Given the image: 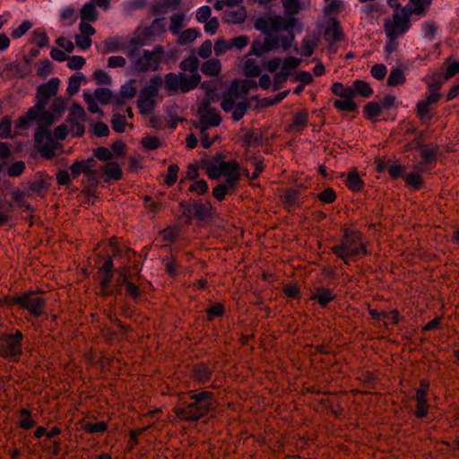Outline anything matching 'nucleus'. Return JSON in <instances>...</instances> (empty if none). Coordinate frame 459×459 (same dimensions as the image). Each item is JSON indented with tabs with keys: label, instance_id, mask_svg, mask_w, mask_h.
Masks as SVG:
<instances>
[{
	"label": "nucleus",
	"instance_id": "nucleus-9",
	"mask_svg": "<svg viewBox=\"0 0 459 459\" xmlns=\"http://www.w3.org/2000/svg\"><path fill=\"white\" fill-rule=\"evenodd\" d=\"M230 160H224L222 155L217 154L212 158H209L206 154L200 160V167L204 169L211 179H219L229 169Z\"/></svg>",
	"mask_w": 459,
	"mask_h": 459
},
{
	"label": "nucleus",
	"instance_id": "nucleus-47",
	"mask_svg": "<svg viewBox=\"0 0 459 459\" xmlns=\"http://www.w3.org/2000/svg\"><path fill=\"white\" fill-rule=\"evenodd\" d=\"M82 429L90 434L95 433H104L108 430V426L105 421H98V422H85L82 426Z\"/></svg>",
	"mask_w": 459,
	"mask_h": 459
},
{
	"label": "nucleus",
	"instance_id": "nucleus-53",
	"mask_svg": "<svg viewBox=\"0 0 459 459\" xmlns=\"http://www.w3.org/2000/svg\"><path fill=\"white\" fill-rule=\"evenodd\" d=\"M299 191L295 189H287L283 195V200L287 206L295 208L299 206Z\"/></svg>",
	"mask_w": 459,
	"mask_h": 459
},
{
	"label": "nucleus",
	"instance_id": "nucleus-61",
	"mask_svg": "<svg viewBox=\"0 0 459 459\" xmlns=\"http://www.w3.org/2000/svg\"><path fill=\"white\" fill-rule=\"evenodd\" d=\"M209 189L208 184L204 179H195V182L190 185L189 191L196 193L201 195L207 193Z\"/></svg>",
	"mask_w": 459,
	"mask_h": 459
},
{
	"label": "nucleus",
	"instance_id": "nucleus-36",
	"mask_svg": "<svg viewBox=\"0 0 459 459\" xmlns=\"http://www.w3.org/2000/svg\"><path fill=\"white\" fill-rule=\"evenodd\" d=\"M34 115L35 120L46 126H51L58 120L56 116L50 110H47L46 108L44 109H36V113Z\"/></svg>",
	"mask_w": 459,
	"mask_h": 459
},
{
	"label": "nucleus",
	"instance_id": "nucleus-5",
	"mask_svg": "<svg viewBox=\"0 0 459 459\" xmlns=\"http://www.w3.org/2000/svg\"><path fill=\"white\" fill-rule=\"evenodd\" d=\"M190 402H184L176 410L177 416L185 421L196 422L213 408V394L209 391L191 393Z\"/></svg>",
	"mask_w": 459,
	"mask_h": 459
},
{
	"label": "nucleus",
	"instance_id": "nucleus-19",
	"mask_svg": "<svg viewBox=\"0 0 459 459\" xmlns=\"http://www.w3.org/2000/svg\"><path fill=\"white\" fill-rule=\"evenodd\" d=\"M414 400L416 402L415 417L421 420L426 419L430 407L428 393L424 389H416Z\"/></svg>",
	"mask_w": 459,
	"mask_h": 459
},
{
	"label": "nucleus",
	"instance_id": "nucleus-8",
	"mask_svg": "<svg viewBox=\"0 0 459 459\" xmlns=\"http://www.w3.org/2000/svg\"><path fill=\"white\" fill-rule=\"evenodd\" d=\"M11 304L28 311L34 319L46 315V299L33 290L13 296Z\"/></svg>",
	"mask_w": 459,
	"mask_h": 459
},
{
	"label": "nucleus",
	"instance_id": "nucleus-60",
	"mask_svg": "<svg viewBox=\"0 0 459 459\" xmlns=\"http://www.w3.org/2000/svg\"><path fill=\"white\" fill-rule=\"evenodd\" d=\"M33 36L31 38V42L38 46L39 48L47 47L49 43V39L48 35L45 33V30H33Z\"/></svg>",
	"mask_w": 459,
	"mask_h": 459
},
{
	"label": "nucleus",
	"instance_id": "nucleus-62",
	"mask_svg": "<svg viewBox=\"0 0 459 459\" xmlns=\"http://www.w3.org/2000/svg\"><path fill=\"white\" fill-rule=\"evenodd\" d=\"M179 171V168L177 164H170L168 168V175L165 178V183L171 186L178 180V173Z\"/></svg>",
	"mask_w": 459,
	"mask_h": 459
},
{
	"label": "nucleus",
	"instance_id": "nucleus-64",
	"mask_svg": "<svg viewBox=\"0 0 459 459\" xmlns=\"http://www.w3.org/2000/svg\"><path fill=\"white\" fill-rule=\"evenodd\" d=\"M371 75L377 80H383L387 73V68L384 64H376L371 67Z\"/></svg>",
	"mask_w": 459,
	"mask_h": 459
},
{
	"label": "nucleus",
	"instance_id": "nucleus-39",
	"mask_svg": "<svg viewBox=\"0 0 459 459\" xmlns=\"http://www.w3.org/2000/svg\"><path fill=\"white\" fill-rule=\"evenodd\" d=\"M420 172V170L418 172H411L403 177L406 185L414 190H420L424 186V180Z\"/></svg>",
	"mask_w": 459,
	"mask_h": 459
},
{
	"label": "nucleus",
	"instance_id": "nucleus-32",
	"mask_svg": "<svg viewBox=\"0 0 459 459\" xmlns=\"http://www.w3.org/2000/svg\"><path fill=\"white\" fill-rule=\"evenodd\" d=\"M342 100H335L333 107L339 111L358 112V105L353 100L354 97H344Z\"/></svg>",
	"mask_w": 459,
	"mask_h": 459
},
{
	"label": "nucleus",
	"instance_id": "nucleus-28",
	"mask_svg": "<svg viewBox=\"0 0 459 459\" xmlns=\"http://www.w3.org/2000/svg\"><path fill=\"white\" fill-rule=\"evenodd\" d=\"M443 65V77L446 81L450 80L459 74V58L455 59L452 56H449L446 58Z\"/></svg>",
	"mask_w": 459,
	"mask_h": 459
},
{
	"label": "nucleus",
	"instance_id": "nucleus-18",
	"mask_svg": "<svg viewBox=\"0 0 459 459\" xmlns=\"http://www.w3.org/2000/svg\"><path fill=\"white\" fill-rule=\"evenodd\" d=\"M224 165H230L229 169L223 175L226 178L223 184L229 187V191L230 192L237 188L240 180V166L235 160H230V162L224 163Z\"/></svg>",
	"mask_w": 459,
	"mask_h": 459
},
{
	"label": "nucleus",
	"instance_id": "nucleus-12",
	"mask_svg": "<svg viewBox=\"0 0 459 459\" xmlns=\"http://www.w3.org/2000/svg\"><path fill=\"white\" fill-rule=\"evenodd\" d=\"M180 206L184 209L185 212L198 221H204L211 217L212 206L209 202L204 204L201 201L195 200L183 201Z\"/></svg>",
	"mask_w": 459,
	"mask_h": 459
},
{
	"label": "nucleus",
	"instance_id": "nucleus-2",
	"mask_svg": "<svg viewBox=\"0 0 459 459\" xmlns=\"http://www.w3.org/2000/svg\"><path fill=\"white\" fill-rule=\"evenodd\" d=\"M200 61L195 55L184 58L179 63V68L182 72L168 73L165 75V88L169 91L183 93L189 92L196 89L201 84V75L199 74Z\"/></svg>",
	"mask_w": 459,
	"mask_h": 459
},
{
	"label": "nucleus",
	"instance_id": "nucleus-31",
	"mask_svg": "<svg viewBox=\"0 0 459 459\" xmlns=\"http://www.w3.org/2000/svg\"><path fill=\"white\" fill-rule=\"evenodd\" d=\"M242 138L247 146L258 147L264 144V138L259 130H246Z\"/></svg>",
	"mask_w": 459,
	"mask_h": 459
},
{
	"label": "nucleus",
	"instance_id": "nucleus-3",
	"mask_svg": "<svg viewBox=\"0 0 459 459\" xmlns=\"http://www.w3.org/2000/svg\"><path fill=\"white\" fill-rule=\"evenodd\" d=\"M262 35L255 38L248 56H263L270 52L282 50L289 52L295 41L294 30H260Z\"/></svg>",
	"mask_w": 459,
	"mask_h": 459
},
{
	"label": "nucleus",
	"instance_id": "nucleus-56",
	"mask_svg": "<svg viewBox=\"0 0 459 459\" xmlns=\"http://www.w3.org/2000/svg\"><path fill=\"white\" fill-rule=\"evenodd\" d=\"M114 273L115 264L113 262V258L108 255L104 259L102 265L100 266L98 273L99 275L114 276Z\"/></svg>",
	"mask_w": 459,
	"mask_h": 459
},
{
	"label": "nucleus",
	"instance_id": "nucleus-58",
	"mask_svg": "<svg viewBox=\"0 0 459 459\" xmlns=\"http://www.w3.org/2000/svg\"><path fill=\"white\" fill-rule=\"evenodd\" d=\"M0 137L2 139L12 137V120L9 117H4L0 120Z\"/></svg>",
	"mask_w": 459,
	"mask_h": 459
},
{
	"label": "nucleus",
	"instance_id": "nucleus-30",
	"mask_svg": "<svg viewBox=\"0 0 459 459\" xmlns=\"http://www.w3.org/2000/svg\"><path fill=\"white\" fill-rule=\"evenodd\" d=\"M409 7L405 6L401 11L394 13V23L397 29H408L410 27Z\"/></svg>",
	"mask_w": 459,
	"mask_h": 459
},
{
	"label": "nucleus",
	"instance_id": "nucleus-17",
	"mask_svg": "<svg viewBox=\"0 0 459 459\" xmlns=\"http://www.w3.org/2000/svg\"><path fill=\"white\" fill-rule=\"evenodd\" d=\"M81 22L79 29H93L89 22H93L98 19V11L93 2H87L80 10Z\"/></svg>",
	"mask_w": 459,
	"mask_h": 459
},
{
	"label": "nucleus",
	"instance_id": "nucleus-57",
	"mask_svg": "<svg viewBox=\"0 0 459 459\" xmlns=\"http://www.w3.org/2000/svg\"><path fill=\"white\" fill-rule=\"evenodd\" d=\"M93 155L100 161L108 162L114 159V155L107 147L100 146L93 150Z\"/></svg>",
	"mask_w": 459,
	"mask_h": 459
},
{
	"label": "nucleus",
	"instance_id": "nucleus-13",
	"mask_svg": "<svg viewBox=\"0 0 459 459\" xmlns=\"http://www.w3.org/2000/svg\"><path fill=\"white\" fill-rule=\"evenodd\" d=\"M201 120V134H204L211 126H218L221 123V117L217 109L210 107L208 102L203 104L199 108Z\"/></svg>",
	"mask_w": 459,
	"mask_h": 459
},
{
	"label": "nucleus",
	"instance_id": "nucleus-7",
	"mask_svg": "<svg viewBox=\"0 0 459 459\" xmlns=\"http://www.w3.org/2000/svg\"><path fill=\"white\" fill-rule=\"evenodd\" d=\"M24 334L20 330L13 333H0V357L17 362L22 355Z\"/></svg>",
	"mask_w": 459,
	"mask_h": 459
},
{
	"label": "nucleus",
	"instance_id": "nucleus-38",
	"mask_svg": "<svg viewBox=\"0 0 459 459\" xmlns=\"http://www.w3.org/2000/svg\"><path fill=\"white\" fill-rule=\"evenodd\" d=\"M96 30H81V33L74 36L76 45L82 49L86 50L91 46V36L94 35Z\"/></svg>",
	"mask_w": 459,
	"mask_h": 459
},
{
	"label": "nucleus",
	"instance_id": "nucleus-43",
	"mask_svg": "<svg viewBox=\"0 0 459 459\" xmlns=\"http://www.w3.org/2000/svg\"><path fill=\"white\" fill-rule=\"evenodd\" d=\"M32 110H33V107H31L24 116L21 117L18 119V121L16 123V127L18 129L26 130L31 126V124L33 122L36 121L35 115H34L36 113V109H34V111H32Z\"/></svg>",
	"mask_w": 459,
	"mask_h": 459
},
{
	"label": "nucleus",
	"instance_id": "nucleus-44",
	"mask_svg": "<svg viewBox=\"0 0 459 459\" xmlns=\"http://www.w3.org/2000/svg\"><path fill=\"white\" fill-rule=\"evenodd\" d=\"M261 67L255 59L248 58L244 63V73L247 77H257L261 74Z\"/></svg>",
	"mask_w": 459,
	"mask_h": 459
},
{
	"label": "nucleus",
	"instance_id": "nucleus-33",
	"mask_svg": "<svg viewBox=\"0 0 459 459\" xmlns=\"http://www.w3.org/2000/svg\"><path fill=\"white\" fill-rule=\"evenodd\" d=\"M247 12L244 7H238L236 10L227 11L224 14V20L229 24H238L244 22Z\"/></svg>",
	"mask_w": 459,
	"mask_h": 459
},
{
	"label": "nucleus",
	"instance_id": "nucleus-23",
	"mask_svg": "<svg viewBox=\"0 0 459 459\" xmlns=\"http://www.w3.org/2000/svg\"><path fill=\"white\" fill-rule=\"evenodd\" d=\"M418 149L422 159V163L421 167L420 168V171L425 172L429 169V166L436 163V152L423 143H419Z\"/></svg>",
	"mask_w": 459,
	"mask_h": 459
},
{
	"label": "nucleus",
	"instance_id": "nucleus-50",
	"mask_svg": "<svg viewBox=\"0 0 459 459\" xmlns=\"http://www.w3.org/2000/svg\"><path fill=\"white\" fill-rule=\"evenodd\" d=\"M381 112V106L376 101H369L364 107L365 117L369 120H373L375 117H378Z\"/></svg>",
	"mask_w": 459,
	"mask_h": 459
},
{
	"label": "nucleus",
	"instance_id": "nucleus-25",
	"mask_svg": "<svg viewBox=\"0 0 459 459\" xmlns=\"http://www.w3.org/2000/svg\"><path fill=\"white\" fill-rule=\"evenodd\" d=\"M201 72L206 76H217L221 71V63L218 58H209L202 65L200 64Z\"/></svg>",
	"mask_w": 459,
	"mask_h": 459
},
{
	"label": "nucleus",
	"instance_id": "nucleus-52",
	"mask_svg": "<svg viewBox=\"0 0 459 459\" xmlns=\"http://www.w3.org/2000/svg\"><path fill=\"white\" fill-rule=\"evenodd\" d=\"M431 0H410L409 11L411 14H421Z\"/></svg>",
	"mask_w": 459,
	"mask_h": 459
},
{
	"label": "nucleus",
	"instance_id": "nucleus-26",
	"mask_svg": "<svg viewBox=\"0 0 459 459\" xmlns=\"http://www.w3.org/2000/svg\"><path fill=\"white\" fill-rule=\"evenodd\" d=\"M351 90L352 97L359 95L363 98H370L374 93V91L368 82L359 79L352 82Z\"/></svg>",
	"mask_w": 459,
	"mask_h": 459
},
{
	"label": "nucleus",
	"instance_id": "nucleus-46",
	"mask_svg": "<svg viewBox=\"0 0 459 459\" xmlns=\"http://www.w3.org/2000/svg\"><path fill=\"white\" fill-rule=\"evenodd\" d=\"M95 99L101 104L111 103L114 92L108 88H97L94 91Z\"/></svg>",
	"mask_w": 459,
	"mask_h": 459
},
{
	"label": "nucleus",
	"instance_id": "nucleus-41",
	"mask_svg": "<svg viewBox=\"0 0 459 459\" xmlns=\"http://www.w3.org/2000/svg\"><path fill=\"white\" fill-rule=\"evenodd\" d=\"M86 119V113L83 108L79 103H74L69 115L67 117V121L70 124L74 123V121H84Z\"/></svg>",
	"mask_w": 459,
	"mask_h": 459
},
{
	"label": "nucleus",
	"instance_id": "nucleus-4",
	"mask_svg": "<svg viewBox=\"0 0 459 459\" xmlns=\"http://www.w3.org/2000/svg\"><path fill=\"white\" fill-rule=\"evenodd\" d=\"M285 15H265L255 21V29H300L301 22L295 17L301 10L299 0H281Z\"/></svg>",
	"mask_w": 459,
	"mask_h": 459
},
{
	"label": "nucleus",
	"instance_id": "nucleus-6",
	"mask_svg": "<svg viewBox=\"0 0 459 459\" xmlns=\"http://www.w3.org/2000/svg\"><path fill=\"white\" fill-rule=\"evenodd\" d=\"M333 253L346 264H349L351 257L360 255H367L368 251L365 244L362 242V237L359 231L345 229L340 243L332 247Z\"/></svg>",
	"mask_w": 459,
	"mask_h": 459
},
{
	"label": "nucleus",
	"instance_id": "nucleus-51",
	"mask_svg": "<svg viewBox=\"0 0 459 459\" xmlns=\"http://www.w3.org/2000/svg\"><path fill=\"white\" fill-rule=\"evenodd\" d=\"M187 17L184 13H177L169 17V29H182L186 25Z\"/></svg>",
	"mask_w": 459,
	"mask_h": 459
},
{
	"label": "nucleus",
	"instance_id": "nucleus-29",
	"mask_svg": "<svg viewBox=\"0 0 459 459\" xmlns=\"http://www.w3.org/2000/svg\"><path fill=\"white\" fill-rule=\"evenodd\" d=\"M71 176L73 178H77L82 173L91 177L96 174V170L91 169L90 165L82 160H76L70 166Z\"/></svg>",
	"mask_w": 459,
	"mask_h": 459
},
{
	"label": "nucleus",
	"instance_id": "nucleus-24",
	"mask_svg": "<svg viewBox=\"0 0 459 459\" xmlns=\"http://www.w3.org/2000/svg\"><path fill=\"white\" fill-rule=\"evenodd\" d=\"M122 285L125 287V295L138 302L143 292L138 285L129 280L127 273H122Z\"/></svg>",
	"mask_w": 459,
	"mask_h": 459
},
{
	"label": "nucleus",
	"instance_id": "nucleus-1",
	"mask_svg": "<svg viewBox=\"0 0 459 459\" xmlns=\"http://www.w3.org/2000/svg\"><path fill=\"white\" fill-rule=\"evenodd\" d=\"M105 53L125 52L134 63L138 72L156 71L164 54L161 47H156L153 51L141 50L139 48L145 45V39L135 35L128 37H111L105 40Z\"/></svg>",
	"mask_w": 459,
	"mask_h": 459
},
{
	"label": "nucleus",
	"instance_id": "nucleus-20",
	"mask_svg": "<svg viewBox=\"0 0 459 459\" xmlns=\"http://www.w3.org/2000/svg\"><path fill=\"white\" fill-rule=\"evenodd\" d=\"M338 8L339 3L337 1H332L325 7V15L320 29H339L340 22L333 16Z\"/></svg>",
	"mask_w": 459,
	"mask_h": 459
},
{
	"label": "nucleus",
	"instance_id": "nucleus-48",
	"mask_svg": "<svg viewBox=\"0 0 459 459\" xmlns=\"http://www.w3.org/2000/svg\"><path fill=\"white\" fill-rule=\"evenodd\" d=\"M66 108V100L62 97L56 98L49 107V110L56 116L57 119L61 117Z\"/></svg>",
	"mask_w": 459,
	"mask_h": 459
},
{
	"label": "nucleus",
	"instance_id": "nucleus-11",
	"mask_svg": "<svg viewBox=\"0 0 459 459\" xmlns=\"http://www.w3.org/2000/svg\"><path fill=\"white\" fill-rule=\"evenodd\" d=\"M35 143L43 158L52 159L55 156L52 133L47 128L39 127L35 133Z\"/></svg>",
	"mask_w": 459,
	"mask_h": 459
},
{
	"label": "nucleus",
	"instance_id": "nucleus-14",
	"mask_svg": "<svg viewBox=\"0 0 459 459\" xmlns=\"http://www.w3.org/2000/svg\"><path fill=\"white\" fill-rule=\"evenodd\" d=\"M171 2L163 0L156 3L152 7V13L155 17L150 27L147 29H165L168 25V19L165 15L169 12Z\"/></svg>",
	"mask_w": 459,
	"mask_h": 459
},
{
	"label": "nucleus",
	"instance_id": "nucleus-55",
	"mask_svg": "<svg viewBox=\"0 0 459 459\" xmlns=\"http://www.w3.org/2000/svg\"><path fill=\"white\" fill-rule=\"evenodd\" d=\"M331 91L334 95L340 98L352 97L351 86L345 87L343 83L340 82H333L331 87Z\"/></svg>",
	"mask_w": 459,
	"mask_h": 459
},
{
	"label": "nucleus",
	"instance_id": "nucleus-45",
	"mask_svg": "<svg viewBox=\"0 0 459 459\" xmlns=\"http://www.w3.org/2000/svg\"><path fill=\"white\" fill-rule=\"evenodd\" d=\"M250 108H251V103L249 101L243 100V101L238 102V104L234 107L233 110L231 111L232 112V119L235 122L239 121L240 119L243 118V117L245 116L247 111Z\"/></svg>",
	"mask_w": 459,
	"mask_h": 459
},
{
	"label": "nucleus",
	"instance_id": "nucleus-15",
	"mask_svg": "<svg viewBox=\"0 0 459 459\" xmlns=\"http://www.w3.org/2000/svg\"><path fill=\"white\" fill-rule=\"evenodd\" d=\"M321 36L322 30H314L312 35L307 36L302 39L300 47L296 43H293L291 49L298 55L310 57L317 48Z\"/></svg>",
	"mask_w": 459,
	"mask_h": 459
},
{
	"label": "nucleus",
	"instance_id": "nucleus-42",
	"mask_svg": "<svg viewBox=\"0 0 459 459\" xmlns=\"http://www.w3.org/2000/svg\"><path fill=\"white\" fill-rule=\"evenodd\" d=\"M207 320L212 322L216 317H223L226 309L225 306L221 303H212L205 309Z\"/></svg>",
	"mask_w": 459,
	"mask_h": 459
},
{
	"label": "nucleus",
	"instance_id": "nucleus-22",
	"mask_svg": "<svg viewBox=\"0 0 459 459\" xmlns=\"http://www.w3.org/2000/svg\"><path fill=\"white\" fill-rule=\"evenodd\" d=\"M100 171L108 178V180L117 181L123 177V170L117 161L110 160L100 167Z\"/></svg>",
	"mask_w": 459,
	"mask_h": 459
},
{
	"label": "nucleus",
	"instance_id": "nucleus-21",
	"mask_svg": "<svg viewBox=\"0 0 459 459\" xmlns=\"http://www.w3.org/2000/svg\"><path fill=\"white\" fill-rule=\"evenodd\" d=\"M310 299L316 300L321 307H326L328 304L336 299V295L330 288L319 286L316 291L312 293Z\"/></svg>",
	"mask_w": 459,
	"mask_h": 459
},
{
	"label": "nucleus",
	"instance_id": "nucleus-37",
	"mask_svg": "<svg viewBox=\"0 0 459 459\" xmlns=\"http://www.w3.org/2000/svg\"><path fill=\"white\" fill-rule=\"evenodd\" d=\"M85 80V76L82 73H75L68 79V85L66 91L69 96L76 94L81 87L82 81Z\"/></svg>",
	"mask_w": 459,
	"mask_h": 459
},
{
	"label": "nucleus",
	"instance_id": "nucleus-63",
	"mask_svg": "<svg viewBox=\"0 0 459 459\" xmlns=\"http://www.w3.org/2000/svg\"><path fill=\"white\" fill-rule=\"evenodd\" d=\"M317 198L325 204H332L336 199V194L333 188L327 187L317 195Z\"/></svg>",
	"mask_w": 459,
	"mask_h": 459
},
{
	"label": "nucleus",
	"instance_id": "nucleus-10",
	"mask_svg": "<svg viewBox=\"0 0 459 459\" xmlns=\"http://www.w3.org/2000/svg\"><path fill=\"white\" fill-rule=\"evenodd\" d=\"M59 84L60 80L57 77H53L48 82L41 83L37 89V103L33 106V110L44 109L50 99L57 94Z\"/></svg>",
	"mask_w": 459,
	"mask_h": 459
},
{
	"label": "nucleus",
	"instance_id": "nucleus-27",
	"mask_svg": "<svg viewBox=\"0 0 459 459\" xmlns=\"http://www.w3.org/2000/svg\"><path fill=\"white\" fill-rule=\"evenodd\" d=\"M407 30H385L386 42L385 45V53L390 55L397 51V39L403 36Z\"/></svg>",
	"mask_w": 459,
	"mask_h": 459
},
{
	"label": "nucleus",
	"instance_id": "nucleus-16",
	"mask_svg": "<svg viewBox=\"0 0 459 459\" xmlns=\"http://www.w3.org/2000/svg\"><path fill=\"white\" fill-rule=\"evenodd\" d=\"M157 96L158 94L155 92L151 93L147 91L146 87L140 91L136 104L142 115H151L153 113L157 106Z\"/></svg>",
	"mask_w": 459,
	"mask_h": 459
},
{
	"label": "nucleus",
	"instance_id": "nucleus-59",
	"mask_svg": "<svg viewBox=\"0 0 459 459\" xmlns=\"http://www.w3.org/2000/svg\"><path fill=\"white\" fill-rule=\"evenodd\" d=\"M134 81L131 80L130 82H128L121 86V88H120L121 97H124V99H126V100H131L136 95L137 89L134 85Z\"/></svg>",
	"mask_w": 459,
	"mask_h": 459
},
{
	"label": "nucleus",
	"instance_id": "nucleus-35",
	"mask_svg": "<svg viewBox=\"0 0 459 459\" xmlns=\"http://www.w3.org/2000/svg\"><path fill=\"white\" fill-rule=\"evenodd\" d=\"M194 375L200 384H205L211 379L212 371L205 364L201 363L195 367Z\"/></svg>",
	"mask_w": 459,
	"mask_h": 459
},
{
	"label": "nucleus",
	"instance_id": "nucleus-54",
	"mask_svg": "<svg viewBox=\"0 0 459 459\" xmlns=\"http://www.w3.org/2000/svg\"><path fill=\"white\" fill-rule=\"evenodd\" d=\"M112 129L117 133H124L126 126V117L120 113H115L111 118Z\"/></svg>",
	"mask_w": 459,
	"mask_h": 459
},
{
	"label": "nucleus",
	"instance_id": "nucleus-34",
	"mask_svg": "<svg viewBox=\"0 0 459 459\" xmlns=\"http://www.w3.org/2000/svg\"><path fill=\"white\" fill-rule=\"evenodd\" d=\"M248 91L249 88L246 84L239 89L238 81H234L231 86L222 93L237 101L247 95Z\"/></svg>",
	"mask_w": 459,
	"mask_h": 459
},
{
	"label": "nucleus",
	"instance_id": "nucleus-49",
	"mask_svg": "<svg viewBox=\"0 0 459 459\" xmlns=\"http://www.w3.org/2000/svg\"><path fill=\"white\" fill-rule=\"evenodd\" d=\"M346 185L352 191H360L364 183L357 172H351L347 176Z\"/></svg>",
	"mask_w": 459,
	"mask_h": 459
},
{
	"label": "nucleus",
	"instance_id": "nucleus-40",
	"mask_svg": "<svg viewBox=\"0 0 459 459\" xmlns=\"http://www.w3.org/2000/svg\"><path fill=\"white\" fill-rule=\"evenodd\" d=\"M405 82V75L400 67H393L387 78V85L395 87Z\"/></svg>",
	"mask_w": 459,
	"mask_h": 459
}]
</instances>
